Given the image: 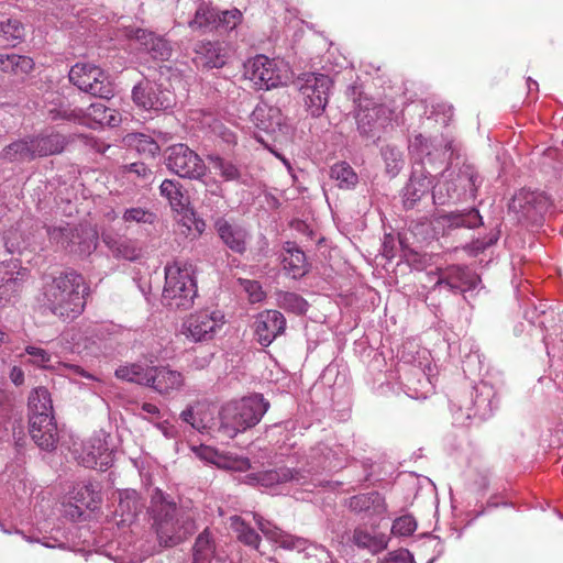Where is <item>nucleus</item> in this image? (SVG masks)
Listing matches in <instances>:
<instances>
[{"label": "nucleus", "instance_id": "obj_51", "mask_svg": "<svg viewBox=\"0 0 563 563\" xmlns=\"http://www.w3.org/2000/svg\"><path fill=\"white\" fill-rule=\"evenodd\" d=\"M128 143L134 147L140 154L154 157L159 152L157 142L143 133H133L128 135Z\"/></svg>", "mask_w": 563, "mask_h": 563}, {"label": "nucleus", "instance_id": "obj_9", "mask_svg": "<svg viewBox=\"0 0 563 563\" xmlns=\"http://www.w3.org/2000/svg\"><path fill=\"white\" fill-rule=\"evenodd\" d=\"M46 231L52 244L71 253L89 255L97 247V232L87 225L74 227L69 223H62L48 227Z\"/></svg>", "mask_w": 563, "mask_h": 563}, {"label": "nucleus", "instance_id": "obj_49", "mask_svg": "<svg viewBox=\"0 0 563 563\" xmlns=\"http://www.w3.org/2000/svg\"><path fill=\"white\" fill-rule=\"evenodd\" d=\"M71 494V499L87 509L96 508L99 501L98 492L91 483L78 484Z\"/></svg>", "mask_w": 563, "mask_h": 563}, {"label": "nucleus", "instance_id": "obj_35", "mask_svg": "<svg viewBox=\"0 0 563 563\" xmlns=\"http://www.w3.org/2000/svg\"><path fill=\"white\" fill-rule=\"evenodd\" d=\"M31 139L36 158L59 154L67 143L66 137L57 132L40 133Z\"/></svg>", "mask_w": 563, "mask_h": 563}, {"label": "nucleus", "instance_id": "obj_24", "mask_svg": "<svg viewBox=\"0 0 563 563\" xmlns=\"http://www.w3.org/2000/svg\"><path fill=\"white\" fill-rule=\"evenodd\" d=\"M128 35L134 38L153 59L166 60L172 55V47L168 41L151 31L131 29Z\"/></svg>", "mask_w": 563, "mask_h": 563}, {"label": "nucleus", "instance_id": "obj_22", "mask_svg": "<svg viewBox=\"0 0 563 563\" xmlns=\"http://www.w3.org/2000/svg\"><path fill=\"white\" fill-rule=\"evenodd\" d=\"M194 52V63L197 67L206 69L221 68L227 63V49L219 42L199 41L195 44Z\"/></svg>", "mask_w": 563, "mask_h": 563}, {"label": "nucleus", "instance_id": "obj_12", "mask_svg": "<svg viewBox=\"0 0 563 563\" xmlns=\"http://www.w3.org/2000/svg\"><path fill=\"white\" fill-rule=\"evenodd\" d=\"M165 162L167 168L181 178L200 180L207 174V166L202 158L183 143L167 148Z\"/></svg>", "mask_w": 563, "mask_h": 563}, {"label": "nucleus", "instance_id": "obj_46", "mask_svg": "<svg viewBox=\"0 0 563 563\" xmlns=\"http://www.w3.org/2000/svg\"><path fill=\"white\" fill-rule=\"evenodd\" d=\"M214 554V543L210 532L206 529L196 539L194 545L192 563H210Z\"/></svg>", "mask_w": 563, "mask_h": 563}, {"label": "nucleus", "instance_id": "obj_55", "mask_svg": "<svg viewBox=\"0 0 563 563\" xmlns=\"http://www.w3.org/2000/svg\"><path fill=\"white\" fill-rule=\"evenodd\" d=\"M448 221L453 227L476 228L482 224V217L476 209H470L461 213H451Z\"/></svg>", "mask_w": 563, "mask_h": 563}, {"label": "nucleus", "instance_id": "obj_7", "mask_svg": "<svg viewBox=\"0 0 563 563\" xmlns=\"http://www.w3.org/2000/svg\"><path fill=\"white\" fill-rule=\"evenodd\" d=\"M197 295L196 282L188 267L178 263L165 267L164 305L173 309H188Z\"/></svg>", "mask_w": 563, "mask_h": 563}, {"label": "nucleus", "instance_id": "obj_5", "mask_svg": "<svg viewBox=\"0 0 563 563\" xmlns=\"http://www.w3.org/2000/svg\"><path fill=\"white\" fill-rule=\"evenodd\" d=\"M268 408V401L260 394L230 401L221 408V428L230 437H234L239 432L256 426Z\"/></svg>", "mask_w": 563, "mask_h": 563}, {"label": "nucleus", "instance_id": "obj_30", "mask_svg": "<svg viewBox=\"0 0 563 563\" xmlns=\"http://www.w3.org/2000/svg\"><path fill=\"white\" fill-rule=\"evenodd\" d=\"M349 507L356 514H362L364 518H379L386 512L384 497L377 492L355 495L350 498Z\"/></svg>", "mask_w": 563, "mask_h": 563}, {"label": "nucleus", "instance_id": "obj_2", "mask_svg": "<svg viewBox=\"0 0 563 563\" xmlns=\"http://www.w3.org/2000/svg\"><path fill=\"white\" fill-rule=\"evenodd\" d=\"M151 511L157 538L165 547L177 545L196 531L192 515L178 508L159 489L152 496Z\"/></svg>", "mask_w": 563, "mask_h": 563}, {"label": "nucleus", "instance_id": "obj_44", "mask_svg": "<svg viewBox=\"0 0 563 563\" xmlns=\"http://www.w3.org/2000/svg\"><path fill=\"white\" fill-rule=\"evenodd\" d=\"M27 227L29 221L23 220L15 228L5 232L4 244L10 253L21 252L32 245L30 238L24 235V230Z\"/></svg>", "mask_w": 563, "mask_h": 563}, {"label": "nucleus", "instance_id": "obj_8", "mask_svg": "<svg viewBox=\"0 0 563 563\" xmlns=\"http://www.w3.org/2000/svg\"><path fill=\"white\" fill-rule=\"evenodd\" d=\"M478 175L472 166H463L457 173L445 169L432 187L434 205L444 206L460 199L462 194L472 195L477 189Z\"/></svg>", "mask_w": 563, "mask_h": 563}, {"label": "nucleus", "instance_id": "obj_27", "mask_svg": "<svg viewBox=\"0 0 563 563\" xmlns=\"http://www.w3.org/2000/svg\"><path fill=\"white\" fill-rule=\"evenodd\" d=\"M247 483L252 485H261L266 488H272L276 485L295 483L297 485H305V476L288 467H280L277 470H269L257 474H250L246 476Z\"/></svg>", "mask_w": 563, "mask_h": 563}, {"label": "nucleus", "instance_id": "obj_63", "mask_svg": "<svg viewBox=\"0 0 563 563\" xmlns=\"http://www.w3.org/2000/svg\"><path fill=\"white\" fill-rule=\"evenodd\" d=\"M382 563H413V558L408 550H398L389 553Z\"/></svg>", "mask_w": 563, "mask_h": 563}, {"label": "nucleus", "instance_id": "obj_59", "mask_svg": "<svg viewBox=\"0 0 563 563\" xmlns=\"http://www.w3.org/2000/svg\"><path fill=\"white\" fill-rule=\"evenodd\" d=\"M241 287L247 294L249 300L252 303L261 302L265 298V292L262 286L256 280L240 279Z\"/></svg>", "mask_w": 563, "mask_h": 563}, {"label": "nucleus", "instance_id": "obj_52", "mask_svg": "<svg viewBox=\"0 0 563 563\" xmlns=\"http://www.w3.org/2000/svg\"><path fill=\"white\" fill-rule=\"evenodd\" d=\"M382 156L385 162L386 172L395 177L404 166L402 152L393 145H386L382 148Z\"/></svg>", "mask_w": 563, "mask_h": 563}, {"label": "nucleus", "instance_id": "obj_33", "mask_svg": "<svg viewBox=\"0 0 563 563\" xmlns=\"http://www.w3.org/2000/svg\"><path fill=\"white\" fill-rule=\"evenodd\" d=\"M389 538L384 533L368 532L364 528H355L351 542L360 550H365L371 554H377L388 547Z\"/></svg>", "mask_w": 563, "mask_h": 563}, {"label": "nucleus", "instance_id": "obj_41", "mask_svg": "<svg viewBox=\"0 0 563 563\" xmlns=\"http://www.w3.org/2000/svg\"><path fill=\"white\" fill-rule=\"evenodd\" d=\"M159 191L161 195L168 200L173 210L183 213L188 209V200L183 194L181 186L178 181L165 179L159 186Z\"/></svg>", "mask_w": 563, "mask_h": 563}, {"label": "nucleus", "instance_id": "obj_15", "mask_svg": "<svg viewBox=\"0 0 563 563\" xmlns=\"http://www.w3.org/2000/svg\"><path fill=\"white\" fill-rule=\"evenodd\" d=\"M220 310H202L191 313L183 323V334L194 342L209 341L224 324Z\"/></svg>", "mask_w": 563, "mask_h": 563}, {"label": "nucleus", "instance_id": "obj_17", "mask_svg": "<svg viewBox=\"0 0 563 563\" xmlns=\"http://www.w3.org/2000/svg\"><path fill=\"white\" fill-rule=\"evenodd\" d=\"M110 435L103 431L95 433L82 443L77 460L85 467L108 468L113 462V450L109 443Z\"/></svg>", "mask_w": 563, "mask_h": 563}, {"label": "nucleus", "instance_id": "obj_14", "mask_svg": "<svg viewBox=\"0 0 563 563\" xmlns=\"http://www.w3.org/2000/svg\"><path fill=\"white\" fill-rule=\"evenodd\" d=\"M134 103L145 111H166L175 104L174 93L162 84L144 79L132 90Z\"/></svg>", "mask_w": 563, "mask_h": 563}, {"label": "nucleus", "instance_id": "obj_38", "mask_svg": "<svg viewBox=\"0 0 563 563\" xmlns=\"http://www.w3.org/2000/svg\"><path fill=\"white\" fill-rule=\"evenodd\" d=\"M34 68L31 57L18 54H0V70L23 77Z\"/></svg>", "mask_w": 563, "mask_h": 563}, {"label": "nucleus", "instance_id": "obj_23", "mask_svg": "<svg viewBox=\"0 0 563 563\" xmlns=\"http://www.w3.org/2000/svg\"><path fill=\"white\" fill-rule=\"evenodd\" d=\"M251 121L260 131L267 134H276L286 129L280 109L266 102H260L255 107L251 114Z\"/></svg>", "mask_w": 563, "mask_h": 563}, {"label": "nucleus", "instance_id": "obj_34", "mask_svg": "<svg viewBox=\"0 0 563 563\" xmlns=\"http://www.w3.org/2000/svg\"><path fill=\"white\" fill-rule=\"evenodd\" d=\"M144 505L134 489H125L119 495L115 514L120 516V523L131 525L142 511Z\"/></svg>", "mask_w": 563, "mask_h": 563}, {"label": "nucleus", "instance_id": "obj_60", "mask_svg": "<svg viewBox=\"0 0 563 563\" xmlns=\"http://www.w3.org/2000/svg\"><path fill=\"white\" fill-rule=\"evenodd\" d=\"M357 129L361 134L373 137L375 124H373V110H361L356 115Z\"/></svg>", "mask_w": 563, "mask_h": 563}, {"label": "nucleus", "instance_id": "obj_13", "mask_svg": "<svg viewBox=\"0 0 563 563\" xmlns=\"http://www.w3.org/2000/svg\"><path fill=\"white\" fill-rule=\"evenodd\" d=\"M299 91L303 98L308 112L319 118L325 110L329 101L332 80L328 75L309 73L298 80Z\"/></svg>", "mask_w": 563, "mask_h": 563}, {"label": "nucleus", "instance_id": "obj_1", "mask_svg": "<svg viewBox=\"0 0 563 563\" xmlns=\"http://www.w3.org/2000/svg\"><path fill=\"white\" fill-rule=\"evenodd\" d=\"M409 152L416 162L411 176L402 189V203L406 209H412L416 203L428 194L431 186V172L424 167L426 163L443 164L453 154L452 142H435L426 139L422 134L409 140Z\"/></svg>", "mask_w": 563, "mask_h": 563}, {"label": "nucleus", "instance_id": "obj_28", "mask_svg": "<svg viewBox=\"0 0 563 563\" xmlns=\"http://www.w3.org/2000/svg\"><path fill=\"white\" fill-rule=\"evenodd\" d=\"M24 273L18 271L13 262L0 263V306L16 297L22 287Z\"/></svg>", "mask_w": 563, "mask_h": 563}, {"label": "nucleus", "instance_id": "obj_21", "mask_svg": "<svg viewBox=\"0 0 563 563\" xmlns=\"http://www.w3.org/2000/svg\"><path fill=\"white\" fill-rule=\"evenodd\" d=\"M286 319L277 310H265L257 314L255 320V334L263 346H268L285 331Z\"/></svg>", "mask_w": 563, "mask_h": 563}, {"label": "nucleus", "instance_id": "obj_50", "mask_svg": "<svg viewBox=\"0 0 563 563\" xmlns=\"http://www.w3.org/2000/svg\"><path fill=\"white\" fill-rule=\"evenodd\" d=\"M25 35L24 25L16 19H7L0 22V37L15 46Z\"/></svg>", "mask_w": 563, "mask_h": 563}, {"label": "nucleus", "instance_id": "obj_25", "mask_svg": "<svg viewBox=\"0 0 563 563\" xmlns=\"http://www.w3.org/2000/svg\"><path fill=\"white\" fill-rule=\"evenodd\" d=\"M184 385V376L180 372L169 366H151L147 387L161 395H168L178 390Z\"/></svg>", "mask_w": 563, "mask_h": 563}, {"label": "nucleus", "instance_id": "obj_26", "mask_svg": "<svg viewBox=\"0 0 563 563\" xmlns=\"http://www.w3.org/2000/svg\"><path fill=\"white\" fill-rule=\"evenodd\" d=\"M25 353L30 356V363L41 368L53 369L59 374H66L69 372L89 379H95L91 374L87 373L78 365L62 363L58 361L53 362L52 355L42 347L29 345L25 347Z\"/></svg>", "mask_w": 563, "mask_h": 563}, {"label": "nucleus", "instance_id": "obj_43", "mask_svg": "<svg viewBox=\"0 0 563 563\" xmlns=\"http://www.w3.org/2000/svg\"><path fill=\"white\" fill-rule=\"evenodd\" d=\"M30 418L40 415H53V405L45 387L34 388L29 396Z\"/></svg>", "mask_w": 563, "mask_h": 563}, {"label": "nucleus", "instance_id": "obj_57", "mask_svg": "<svg viewBox=\"0 0 563 563\" xmlns=\"http://www.w3.org/2000/svg\"><path fill=\"white\" fill-rule=\"evenodd\" d=\"M417 529L416 519L411 515L397 518L391 526V533L401 537L411 536Z\"/></svg>", "mask_w": 563, "mask_h": 563}, {"label": "nucleus", "instance_id": "obj_62", "mask_svg": "<svg viewBox=\"0 0 563 563\" xmlns=\"http://www.w3.org/2000/svg\"><path fill=\"white\" fill-rule=\"evenodd\" d=\"M254 520L257 528L263 532L264 536L276 542L279 540L280 531L274 525L258 515H254Z\"/></svg>", "mask_w": 563, "mask_h": 563}, {"label": "nucleus", "instance_id": "obj_53", "mask_svg": "<svg viewBox=\"0 0 563 563\" xmlns=\"http://www.w3.org/2000/svg\"><path fill=\"white\" fill-rule=\"evenodd\" d=\"M277 302L280 308L297 314L305 313L308 307L307 301L301 296L288 291L279 292Z\"/></svg>", "mask_w": 563, "mask_h": 563}, {"label": "nucleus", "instance_id": "obj_54", "mask_svg": "<svg viewBox=\"0 0 563 563\" xmlns=\"http://www.w3.org/2000/svg\"><path fill=\"white\" fill-rule=\"evenodd\" d=\"M232 527L234 531L238 533V539L244 544L258 549L261 538L255 532L253 528L247 526L242 519L239 517L232 518Z\"/></svg>", "mask_w": 563, "mask_h": 563}, {"label": "nucleus", "instance_id": "obj_56", "mask_svg": "<svg viewBox=\"0 0 563 563\" xmlns=\"http://www.w3.org/2000/svg\"><path fill=\"white\" fill-rule=\"evenodd\" d=\"M243 20V13L234 8L225 11H218V30L232 31Z\"/></svg>", "mask_w": 563, "mask_h": 563}, {"label": "nucleus", "instance_id": "obj_32", "mask_svg": "<svg viewBox=\"0 0 563 563\" xmlns=\"http://www.w3.org/2000/svg\"><path fill=\"white\" fill-rule=\"evenodd\" d=\"M280 543L284 548L303 552L305 558L308 560L314 559L318 563H332L331 553L321 544L289 536L285 537Z\"/></svg>", "mask_w": 563, "mask_h": 563}, {"label": "nucleus", "instance_id": "obj_4", "mask_svg": "<svg viewBox=\"0 0 563 563\" xmlns=\"http://www.w3.org/2000/svg\"><path fill=\"white\" fill-rule=\"evenodd\" d=\"M52 100L47 104V114L52 120H67L96 129L97 126H118L122 117L119 111L106 107L102 102L91 103L86 110L74 108L62 100L59 96L51 95Z\"/></svg>", "mask_w": 563, "mask_h": 563}, {"label": "nucleus", "instance_id": "obj_6", "mask_svg": "<svg viewBox=\"0 0 563 563\" xmlns=\"http://www.w3.org/2000/svg\"><path fill=\"white\" fill-rule=\"evenodd\" d=\"M496 391L485 382L476 385L467 397L452 401L451 411L455 424L467 426L472 419L486 420L497 408Z\"/></svg>", "mask_w": 563, "mask_h": 563}, {"label": "nucleus", "instance_id": "obj_39", "mask_svg": "<svg viewBox=\"0 0 563 563\" xmlns=\"http://www.w3.org/2000/svg\"><path fill=\"white\" fill-rule=\"evenodd\" d=\"M207 159L223 180L244 183L242 169L232 161L225 159L218 154H209Z\"/></svg>", "mask_w": 563, "mask_h": 563}, {"label": "nucleus", "instance_id": "obj_64", "mask_svg": "<svg viewBox=\"0 0 563 563\" xmlns=\"http://www.w3.org/2000/svg\"><path fill=\"white\" fill-rule=\"evenodd\" d=\"M129 173L134 174L136 177L143 179V180H150L152 178V170L141 162L132 163L129 166Z\"/></svg>", "mask_w": 563, "mask_h": 563}, {"label": "nucleus", "instance_id": "obj_19", "mask_svg": "<svg viewBox=\"0 0 563 563\" xmlns=\"http://www.w3.org/2000/svg\"><path fill=\"white\" fill-rule=\"evenodd\" d=\"M345 452L341 445L319 443L311 448L307 454V465L310 471H333L342 467Z\"/></svg>", "mask_w": 563, "mask_h": 563}, {"label": "nucleus", "instance_id": "obj_29", "mask_svg": "<svg viewBox=\"0 0 563 563\" xmlns=\"http://www.w3.org/2000/svg\"><path fill=\"white\" fill-rule=\"evenodd\" d=\"M214 228L221 241L233 252L242 254L246 250L247 231L238 224L231 223L224 218H218Z\"/></svg>", "mask_w": 563, "mask_h": 563}, {"label": "nucleus", "instance_id": "obj_37", "mask_svg": "<svg viewBox=\"0 0 563 563\" xmlns=\"http://www.w3.org/2000/svg\"><path fill=\"white\" fill-rule=\"evenodd\" d=\"M284 250V268L292 278L303 276L307 272V261L305 253L292 242H287Z\"/></svg>", "mask_w": 563, "mask_h": 563}, {"label": "nucleus", "instance_id": "obj_61", "mask_svg": "<svg viewBox=\"0 0 563 563\" xmlns=\"http://www.w3.org/2000/svg\"><path fill=\"white\" fill-rule=\"evenodd\" d=\"M453 117V108L446 103H437L433 106V110L431 111V115L429 119L433 118L435 122L441 123L442 125H448Z\"/></svg>", "mask_w": 563, "mask_h": 563}, {"label": "nucleus", "instance_id": "obj_58", "mask_svg": "<svg viewBox=\"0 0 563 563\" xmlns=\"http://www.w3.org/2000/svg\"><path fill=\"white\" fill-rule=\"evenodd\" d=\"M181 221L190 232H194V238H198L206 230V222L196 216V212L188 208L183 212Z\"/></svg>", "mask_w": 563, "mask_h": 563}, {"label": "nucleus", "instance_id": "obj_18", "mask_svg": "<svg viewBox=\"0 0 563 563\" xmlns=\"http://www.w3.org/2000/svg\"><path fill=\"white\" fill-rule=\"evenodd\" d=\"M479 283V277L471 269L462 266H450L439 272L434 289H448L451 292L473 290Z\"/></svg>", "mask_w": 563, "mask_h": 563}, {"label": "nucleus", "instance_id": "obj_11", "mask_svg": "<svg viewBox=\"0 0 563 563\" xmlns=\"http://www.w3.org/2000/svg\"><path fill=\"white\" fill-rule=\"evenodd\" d=\"M245 76L258 88L269 90L285 85L288 79V69L283 62L257 55L245 65Z\"/></svg>", "mask_w": 563, "mask_h": 563}, {"label": "nucleus", "instance_id": "obj_3", "mask_svg": "<svg viewBox=\"0 0 563 563\" xmlns=\"http://www.w3.org/2000/svg\"><path fill=\"white\" fill-rule=\"evenodd\" d=\"M87 289L80 274L63 273L44 286V306L60 319H75L84 311Z\"/></svg>", "mask_w": 563, "mask_h": 563}, {"label": "nucleus", "instance_id": "obj_45", "mask_svg": "<svg viewBox=\"0 0 563 563\" xmlns=\"http://www.w3.org/2000/svg\"><path fill=\"white\" fill-rule=\"evenodd\" d=\"M150 367L139 363L123 365L115 369V376L122 380L147 386Z\"/></svg>", "mask_w": 563, "mask_h": 563}, {"label": "nucleus", "instance_id": "obj_36", "mask_svg": "<svg viewBox=\"0 0 563 563\" xmlns=\"http://www.w3.org/2000/svg\"><path fill=\"white\" fill-rule=\"evenodd\" d=\"M406 394L415 399H424L433 391L429 377L418 367H413L404 378Z\"/></svg>", "mask_w": 563, "mask_h": 563}, {"label": "nucleus", "instance_id": "obj_31", "mask_svg": "<svg viewBox=\"0 0 563 563\" xmlns=\"http://www.w3.org/2000/svg\"><path fill=\"white\" fill-rule=\"evenodd\" d=\"M35 158L31 135L12 141L0 152V161L5 163L23 164Z\"/></svg>", "mask_w": 563, "mask_h": 563}, {"label": "nucleus", "instance_id": "obj_47", "mask_svg": "<svg viewBox=\"0 0 563 563\" xmlns=\"http://www.w3.org/2000/svg\"><path fill=\"white\" fill-rule=\"evenodd\" d=\"M102 239L115 256L128 261H135L140 257L141 251L136 247L133 241L126 239L115 241L109 235H103Z\"/></svg>", "mask_w": 563, "mask_h": 563}, {"label": "nucleus", "instance_id": "obj_40", "mask_svg": "<svg viewBox=\"0 0 563 563\" xmlns=\"http://www.w3.org/2000/svg\"><path fill=\"white\" fill-rule=\"evenodd\" d=\"M189 26L202 32L218 30V10L206 2L200 3Z\"/></svg>", "mask_w": 563, "mask_h": 563}, {"label": "nucleus", "instance_id": "obj_10", "mask_svg": "<svg viewBox=\"0 0 563 563\" xmlns=\"http://www.w3.org/2000/svg\"><path fill=\"white\" fill-rule=\"evenodd\" d=\"M69 80L81 91L95 97L110 99L114 93L109 76L92 64H75L69 70Z\"/></svg>", "mask_w": 563, "mask_h": 563}, {"label": "nucleus", "instance_id": "obj_20", "mask_svg": "<svg viewBox=\"0 0 563 563\" xmlns=\"http://www.w3.org/2000/svg\"><path fill=\"white\" fill-rule=\"evenodd\" d=\"M30 434L42 450H54L58 441V431L53 415L44 413L30 418Z\"/></svg>", "mask_w": 563, "mask_h": 563}, {"label": "nucleus", "instance_id": "obj_48", "mask_svg": "<svg viewBox=\"0 0 563 563\" xmlns=\"http://www.w3.org/2000/svg\"><path fill=\"white\" fill-rule=\"evenodd\" d=\"M330 176L342 189H351L357 184L356 173L349 164L344 162L334 164L331 167Z\"/></svg>", "mask_w": 563, "mask_h": 563}, {"label": "nucleus", "instance_id": "obj_42", "mask_svg": "<svg viewBox=\"0 0 563 563\" xmlns=\"http://www.w3.org/2000/svg\"><path fill=\"white\" fill-rule=\"evenodd\" d=\"M122 221L128 225H152L157 221V214L146 205L132 206L124 209Z\"/></svg>", "mask_w": 563, "mask_h": 563}, {"label": "nucleus", "instance_id": "obj_16", "mask_svg": "<svg viewBox=\"0 0 563 563\" xmlns=\"http://www.w3.org/2000/svg\"><path fill=\"white\" fill-rule=\"evenodd\" d=\"M548 207L549 199L543 192L521 189L512 197L509 211L514 212L520 222L537 224Z\"/></svg>", "mask_w": 563, "mask_h": 563}]
</instances>
